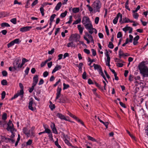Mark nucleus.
Wrapping results in <instances>:
<instances>
[{
	"mask_svg": "<svg viewBox=\"0 0 148 148\" xmlns=\"http://www.w3.org/2000/svg\"><path fill=\"white\" fill-rule=\"evenodd\" d=\"M139 69L140 71V73L143 77H148V68L145 65L144 62H141L138 66Z\"/></svg>",
	"mask_w": 148,
	"mask_h": 148,
	"instance_id": "nucleus-1",
	"label": "nucleus"
},
{
	"mask_svg": "<svg viewBox=\"0 0 148 148\" xmlns=\"http://www.w3.org/2000/svg\"><path fill=\"white\" fill-rule=\"evenodd\" d=\"M92 6L95 12H100V9L101 7V4L99 0H96L94 2Z\"/></svg>",
	"mask_w": 148,
	"mask_h": 148,
	"instance_id": "nucleus-2",
	"label": "nucleus"
},
{
	"mask_svg": "<svg viewBox=\"0 0 148 148\" xmlns=\"http://www.w3.org/2000/svg\"><path fill=\"white\" fill-rule=\"evenodd\" d=\"M21 60L20 58H16L13 63V68L15 70L18 71L20 68H21L20 62Z\"/></svg>",
	"mask_w": 148,
	"mask_h": 148,
	"instance_id": "nucleus-3",
	"label": "nucleus"
},
{
	"mask_svg": "<svg viewBox=\"0 0 148 148\" xmlns=\"http://www.w3.org/2000/svg\"><path fill=\"white\" fill-rule=\"evenodd\" d=\"M80 38V36L77 34H72L70 37L69 40L70 41L77 42L79 41Z\"/></svg>",
	"mask_w": 148,
	"mask_h": 148,
	"instance_id": "nucleus-4",
	"label": "nucleus"
},
{
	"mask_svg": "<svg viewBox=\"0 0 148 148\" xmlns=\"http://www.w3.org/2000/svg\"><path fill=\"white\" fill-rule=\"evenodd\" d=\"M23 132L27 137H29L30 136V134H31L32 135H33L34 132H32V130H28L25 127L23 129Z\"/></svg>",
	"mask_w": 148,
	"mask_h": 148,
	"instance_id": "nucleus-5",
	"label": "nucleus"
},
{
	"mask_svg": "<svg viewBox=\"0 0 148 148\" xmlns=\"http://www.w3.org/2000/svg\"><path fill=\"white\" fill-rule=\"evenodd\" d=\"M8 127L6 128L7 130L8 131H12L13 130H15L14 128V125L12 123V121L10 120L8 123L7 124Z\"/></svg>",
	"mask_w": 148,
	"mask_h": 148,
	"instance_id": "nucleus-6",
	"label": "nucleus"
},
{
	"mask_svg": "<svg viewBox=\"0 0 148 148\" xmlns=\"http://www.w3.org/2000/svg\"><path fill=\"white\" fill-rule=\"evenodd\" d=\"M62 90V88L61 87L58 86L57 89V93L56 94V96L55 100L58 99L60 97L61 95V92Z\"/></svg>",
	"mask_w": 148,
	"mask_h": 148,
	"instance_id": "nucleus-7",
	"label": "nucleus"
},
{
	"mask_svg": "<svg viewBox=\"0 0 148 148\" xmlns=\"http://www.w3.org/2000/svg\"><path fill=\"white\" fill-rule=\"evenodd\" d=\"M91 22L89 18L86 16H84L82 20V23L83 25L86 24V23H88Z\"/></svg>",
	"mask_w": 148,
	"mask_h": 148,
	"instance_id": "nucleus-8",
	"label": "nucleus"
},
{
	"mask_svg": "<svg viewBox=\"0 0 148 148\" xmlns=\"http://www.w3.org/2000/svg\"><path fill=\"white\" fill-rule=\"evenodd\" d=\"M51 127L53 133L56 134H58L57 129L56 127L55 124L54 123H51Z\"/></svg>",
	"mask_w": 148,
	"mask_h": 148,
	"instance_id": "nucleus-9",
	"label": "nucleus"
},
{
	"mask_svg": "<svg viewBox=\"0 0 148 148\" xmlns=\"http://www.w3.org/2000/svg\"><path fill=\"white\" fill-rule=\"evenodd\" d=\"M56 116L61 120H64L67 121H69V120L67 119L65 116L60 113H58L56 114Z\"/></svg>",
	"mask_w": 148,
	"mask_h": 148,
	"instance_id": "nucleus-10",
	"label": "nucleus"
},
{
	"mask_svg": "<svg viewBox=\"0 0 148 148\" xmlns=\"http://www.w3.org/2000/svg\"><path fill=\"white\" fill-rule=\"evenodd\" d=\"M119 58H121L122 57L128 56H129L130 55L128 53H124L123 51L121 49L119 52Z\"/></svg>",
	"mask_w": 148,
	"mask_h": 148,
	"instance_id": "nucleus-11",
	"label": "nucleus"
},
{
	"mask_svg": "<svg viewBox=\"0 0 148 148\" xmlns=\"http://www.w3.org/2000/svg\"><path fill=\"white\" fill-rule=\"evenodd\" d=\"M32 28L31 26L23 27L20 28V31L22 32H25L29 30Z\"/></svg>",
	"mask_w": 148,
	"mask_h": 148,
	"instance_id": "nucleus-12",
	"label": "nucleus"
},
{
	"mask_svg": "<svg viewBox=\"0 0 148 148\" xmlns=\"http://www.w3.org/2000/svg\"><path fill=\"white\" fill-rule=\"evenodd\" d=\"M33 103V99L32 98H31L30 99V101L29 103L28 106L29 109L32 111H33L34 109L32 107V104Z\"/></svg>",
	"mask_w": 148,
	"mask_h": 148,
	"instance_id": "nucleus-13",
	"label": "nucleus"
},
{
	"mask_svg": "<svg viewBox=\"0 0 148 148\" xmlns=\"http://www.w3.org/2000/svg\"><path fill=\"white\" fill-rule=\"evenodd\" d=\"M132 28L130 27H126L123 29V30L126 32L127 31L129 30V33H131L132 31Z\"/></svg>",
	"mask_w": 148,
	"mask_h": 148,
	"instance_id": "nucleus-14",
	"label": "nucleus"
},
{
	"mask_svg": "<svg viewBox=\"0 0 148 148\" xmlns=\"http://www.w3.org/2000/svg\"><path fill=\"white\" fill-rule=\"evenodd\" d=\"M84 25L85 28L88 29H90L92 27V24L91 22L86 23V24H84Z\"/></svg>",
	"mask_w": 148,
	"mask_h": 148,
	"instance_id": "nucleus-15",
	"label": "nucleus"
},
{
	"mask_svg": "<svg viewBox=\"0 0 148 148\" xmlns=\"http://www.w3.org/2000/svg\"><path fill=\"white\" fill-rule=\"evenodd\" d=\"M38 75H36L33 78V83L32 84L35 85L37 84L38 81Z\"/></svg>",
	"mask_w": 148,
	"mask_h": 148,
	"instance_id": "nucleus-16",
	"label": "nucleus"
},
{
	"mask_svg": "<svg viewBox=\"0 0 148 148\" xmlns=\"http://www.w3.org/2000/svg\"><path fill=\"white\" fill-rule=\"evenodd\" d=\"M62 68V66L60 65H59L58 64L56 65L54 69L53 70L52 73L53 74L56 71Z\"/></svg>",
	"mask_w": 148,
	"mask_h": 148,
	"instance_id": "nucleus-17",
	"label": "nucleus"
},
{
	"mask_svg": "<svg viewBox=\"0 0 148 148\" xmlns=\"http://www.w3.org/2000/svg\"><path fill=\"white\" fill-rule=\"evenodd\" d=\"M60 103H66L68 100L65 97H61V98L59 99Z\"/></svg>",
	"mask_w": 148,
	"mask_h": 148,
	"instance_id": "nucleus-18",
	"label": "nucleus"
},
{
	"mask_svg": "<svg viewBox=\"0 0 148 148\" xmlns=\"http://www.w3.org/2000/svg\"><path fill=\"white\" fill-rule=\"evenodd\" d=\"M129 22L134 23L135 22L134 21L130 20L129 18L126 17H125L123 18V22H122L123 23H124Z\"/></svg>",
	"mask_w": 148,
	"mask_h": 148,
	"instance_id": "nucleus-19",
	"label": "nucleus"
},
{
	"mask_svg": "<svg viewBox=\"0 0 148 148\" xmlns=\"http://www.w3.org/2000/svg\"><path fill=\"white\" fill-rule=\"evenodd\" d=\"M86 36H84V39L87 41V43L88 44H89L90 42V41L89 40L88 38L86 37V36H88V37H90V36L91 35L89 34L87 32H85Z\"/></svg>",
	"mask_w": 148,
	"mask_h": 148,
	"instance_id": "nucleus-20",
	"label": "nucleus"
},
{
	"mask_svg": "<svg viewBox=\"0 0 148 148\" xmlns=\"http://www.w3.org/2000/svg\"><path fill=\"white\" fill-rule=\"evenodd\" d=\"M139 38V36L138 35L137 36L134 38L133 44L134 45H136L138 43V40Z\"/></svg>",
	"mask_w": 148,
	"mask_h": 148,
	"instance_id": "nucleus-21",
	"label": "nucleus"
},
{
	"mask_svg": "<svg viewBox=\"0 0 148 148\" xmlns=\"http://www.w3.org/2000/svg\"><path fill=\"white\" fill-rule=\"evenodd\" d=\"M117 16H118V19L119 17H120V19L119 20V22L121 24H123L122 22H123V21H122V14L120 12H119L118 13L117 15Z\"/></svg>",
	"mask_w": 148,
	"mask_h": 148,
	"instance_id": "nucleus-22",
	"label": "nucleus"
},
{
	"mask_svg": "<svg viewBox=\"0 0 148 148\" xmlns=\"http://www.w3.org/2000/svg\"><path fill=\"white\" fill-rule=\"evenodd\" d=\"M77 28L79 30L80 34H82L83 30L84 29V28L81 27V25H78Z\"/></svg>",
	"mask_w": 148,
	"mask_h": 148,
	"instance_id": "nucleus-23",
	"label": "nucleus"
},
{
	"mask_svg": "<svg viewBox=\"0 0 148 148\" xmlns=\"http://www.w3.org/2000/svg\"><path fill=\"white\" fill-rule=\"evenodd\" d=\"M62 3L61 2H60L58 3L56 5V6L55 7V9L56 11L60 9V8L61 6L62 5Z\"/></svg>",
	"mask_w": 148,
	"mask_h": 148,
	"instance_id": "nucleus-24",
	"label": "nucleus"
},
{
	"mask_svg": "<svg viewBox=\"0 0 148 148\" xmlns=\"http://www.w3.org/2000/svg\"><path fill=\"white\" fill-rule=\"evenodd\" d=\"M56 16V14H52L51 16L50 17V18L49 21H50V23H49V25H51V23H52V22L53 21L54 19Z\"/></svg>",
	"mask_w": 148,
	"mask_h": 148,
	"instance_id": "nucleus-25",
	"label": "nucleus"
},
{
	"mask_svg": "<svg viewBox=\"0 0 148 148\" xmlns=\"http://www.w3.org/2000/svg\"><path fill=\"white\" fill-rule=\"evenodd\" d=\"M2 138L6 143H10V140H11L10 138H6L4 136Z\"/></svg>",
	"mask_w": 148,
	"mask_h": 148,
	"instance_id": "nucleus-26",
	"label": "nucleus"
},
{
	"mask_svg": "<svg viewBox=\"0 0 148 148\" xmlns=\"http://www.w3.org/2000/svg\"><path fill=\"white\" fill-rule=\"evenodd\" d=\"M1 26L2 27H10V25L6 23H2L1 24Z\"/></svg>",
	"mask_w": 148,
	"mask_h": 148,
	"instance_id": "nucleus-27",
	"label": "nucleus"
},
{
	"mask_svg": "<svg viewBox=\"0 0 148 148\" xmlns=\"http://www.w3.org/2000/svg\"><path fill=\"white\" fill-rule=\"evenodd\" d=\"M87 137L88 138V140H91L92 141L96 142H97V140L95 138H93L89 136H88V135L87 136Z\"/></svg>",
	"mask_w": 148,
	"mask_h": 148,
	"instance_id": "nucleus-28",
	"label": "nucleus"
},
{
	"mask_svg": "<svg viewBox=\"0 0 148 148\" xmlns=\"http://www.w3.org/2000/svg\"><path fill=\"white\" fill-rule=\"evenodd\" d=\"M1 84L2 85L5 86L8 84V83L6 80L3 79L1 81Z\"/></svg>",
	"mask_w": 148,
	"mask_h": 148,
	"instance_id": "nucleus-29",
	"label": "nucleus"
},
{
	"mask_svg": "<svg viewBox=\"0 0 148 148\" xmlns=\"http://www.w3.org/2000/svg\"><path fill=\"white\" fill-rule=\"evenodd\" d=\"M73 11L74 13L78 12L79 11V8H74L73 9Z\"/></svg>",
	"mask_w": 148,
	"mask_h": 148,
	"instance_id": "nucleus-30",
	"label": "nucleus"
},
{
	"mask_svg": "<svg viewBox=\"0 0 148 148\" xmlns=\"http://www.w3.org/2000/svg\"><path fill=\"white\" fill-rule=\"evenodd\" d=\"M81 21V18H78L73 23V25L77 24L80 23Z\"/></svg>",
	"mask_w": 148,
	"mask_h": 148,
	"instance_id": "nucleus-31",
	"label": "nucleus"
},
{
	"mask_svg": "<svg viewBox=\"0 0 148 148\" xmlns=\"http://www.w3.org/2000/svg\"><path fill=\"white\" fill-rule=\"evenodd\" d=\"M94 68L95 70L99 69L101 67L99 65L94 64H93Z\"/></svg>",
	"mask_w": 148,
	"mask_h": 148,
	"instance_id": "nucleus-32",
	"label": "nucleus"
},
{
	"mask_svg": "<svg viewBox=\"0 0 148 148\" xmlns=\"http://www.w3.org/2000/svg\"><path fill=\"white\" fill-rule=\"evenodd\" d=\"M67 12L66 11H65L64 12L62 13L60 15V17L62 18L64 17L67 14Z\"/></svg>",
	"mask_w": 148,
	"mask_h": 148,
	"instance_id": "nucleus-33",
	"label": "nucleus"
},
{
	"mask_svg": "<svg viewBox=\"0 0 148 148\" xmlns=\"http://www.w3.org/2000/svg\"><path fill=\"white\" fill-rule=\"evenodd\" d=\"M95 84L96 85V86H97V87L99 88V89H100L101 90L103 91V88L99 84L96 82H95Z\"/></svg>",
	"mask_w": 148,
	"mask_h": 148,
	"instance_id": "nucleus-34",
	"label": "nucleus"
},
{
	"mask_svg": "<svg viewBox=\"0 0 148 148\" xmlns=\"http://www.w3.org/2000/svg\"><path fill=\"white\" fill-rule=\"evenodd\" d=\"M101 123H103L105 125L106 129H107L108 128V126L109 124V122H104L103 121H101Z\"/></svg>",
	"mask_w": 148,
	"mask_h": 148,
	"instance_id": "nucleus-35",
	"label": "nucleus"
},
{
	"mask_svg": "<svg viewBox=\"0 0 148 148\" xmlns=\"http://www.w3.org/2000/svg\"><path fill=\"white\" fill-rule=\"evenodd\" d=\"M63 90H64L65 89H66L69 87V86L68 84H66L65 83H64L63 84Z\"/></svg>",
	"mask_w": 148,
	"mask_h": 148,
	"instance_id": "nucleus-36",
	"label": "nucleus"
},
{
	"mask_svg": "<svg viewBox=\"0 0 148 148\" xmlns=\"http://www.w3.org/2000/svg\"><path fill=\"white\" fill-rule=\"evenodd\" d=\"M118 16H116V17L113 19V23L114 24H116L117 23L118 21Z\"/></svg>",
	"mask_w": 148,
	"mask_h": 148,
	"instance_id": "nucleus-37",
	"label": "nucleus"
},
{
	"mask_svg": "<svg viewBox=\"0 0 148 148\" xmlns=\"http://www.w3.org/2000/svg\"><path fill=\"white\" fill-rule=\"evenodd\" d=\"M108 47L110 48L113 49L114 48V45L112 42H110L108 45Z\"/></svg>",
	"mask_w": 148,
	"mask_h": 148,
	"instance_id": "nucleus-38",
	"label": "nucleus"
},
{
	"mask_svg": "<svg viewBox=\"0 0 148 148\" xmlns=\"http://www.w3.org/2000/svg\"><path fill=\"white\" fill-rule=\"evenodd\" d=\"M10 21L14 24H16V19L15 18L12 19Z\"/></svg>",
	"mask_w": 148,
	"mask_h": 148,
	"instance_id": "nucleus-39",
	"label": "nucleus"
},
{
	"mask_svg": "<svg viewBox=\"0 0 148 148\" xmlns=\"http://www.w3.org/2000/svg\"><path fill=\"white\" fill-rule=\"evenodd\" d=\"M24 92L23 90H21L20 92L17 93L18 94V95H21V97H22L23 96Z\"/></svg>",
	"mask_w": 148,
	"mask_h": 148,
	"instance_id": "nucleus-40",
	"label": "nucleus"
},
{
	"mask_svg": "<svg viewBox=\"0 0 148 148\" xmlns=\"http://www.w3.org/2000/svg\"><path fill=\"white\" fill-rule=\"evenodd\" d=\"M69 21L66 23V24H71L72 21V16H70L69 18Z\"/></svg>",
	"mask_w": 148,
	"mask_h": 148,
	"instance_id": "nucleus-41",
	"label": "nucleus"
},
{
	"mask_svg": "<svg viewBox=\"0 0 148 148\" xmlns=\"http://www.w3.org/2000/svg\"><path fill=\"white\" fill-rule=\"evenodd\" d=\"M64 141L66 144L67 145H68L71 146V143L69 142V141L66 139L65 138L64 140Z\"/></svg>",
	"mask_w": 148,
	"mask_h": 148,
	"instance_id": "nucleus-42",
	"label": "nucleus"
},
{
	"mask_svg": "<svg viewBox=\"0 0 148 148\" xmlns=\"http://www.w3.org/2000/svg\"><path fill=\"white\" fill-rule=\"evenodd\" d=\"M45 130L44 131V133H46L49 134L51 133V131L50 129L48 128H46L45 127Z\"/></svg>",
	"mask_w": 148,
	"mask_h": 148,
	"instance_id": "nucleus-43",
	"label": "nucleus"
},
{
	"mask_svg": "<svg viewBox=\"0 0 148 148\" xmlns=\"http://www.w3.org/2000/svg\"><path fill=\"white\" fill-rule=\"evenodd\" d=\"M35 86V85H34V84H32V86L31 88H29V92L31 93L33 91L34 89V86Z\"/></svg>",
	"mask_w": 148,
	"mask_h": 148,
	"instance_id": "nucleus-44",
	"label": "nucleus"
},
{
	"mask_svg": "<svg viewBox=\"0 0 148 148\" xmlns=\"http://www.w3.org/2000/svg\"><path fill=\"white\" fill-rule=\"evenodd\" d=\"M73 41H71V42L69 43L67 45V46L68 47H75V46H73Z\"/></svg>",
	"mask_w": 148,
	"mask_h": 148,
	"instance_id": "nucleus-45",
	"label": "nucleus"
},
{
	"mask_svg": "<svg viewBox=\"0 0 148 148\" xmlns=\"http://www.w3.org/2000/svg\"><path fill=\"white\" fill-rule=\"evenodd\" d=\"M61 79H59L56 82L55 84H54L53 86L54 87H56L57 85L59 84L60 83L61 84Z\"/></svg>",
	"mask_w": 148,
	"mask_h": 148,
	"instance_id": "nucleus-46",
	"label": "nucleus"
},
{
	"mask_svg": "<svg viewBox=\"0 0 148 148\" xmlns=\"http://www.w3.org/2000/svg\"><path fill=\"white\" fill-rule=\"evenodd\" d=\"M2 73L3 76L4 77H6L8 75L7 72L5 71H3L2 72Z\"/></svg>",
	"mask_w": 148,
	"mask_h": 148,
	"instance_id": "nucleus-47",
	"label": "nucleus"
},
{
	"mask_svg": "<svg viewBox=\"0 0 148 148\" xmlns=\"http://www.w3.org/2000/svg\"><path fill=\"white\" fill-rule=\"evenodd\" d=\"M86 6L88 8V10L90 12H92L93 10V8L91 7L89 4L87 5Z\"/></svg>",
	"mask_w": 148,
	"mask_h": 148,
	"instance_id": "nucleus-48",
	"label": "nucleus"
},
{
	"mask_svg": "<svg viewBox=\"0 0 148 148\" xmlns=\"http://www.w3.org/2000/svg\"><path fill=\"white\" fill-rule=\"evenodd\" d=\"M7 114L5 113H4L2 115V119L3 120H5L7 119Z\"/></svg>",
	"mask_w": 148,
	"mask_h": 148,
	"instance_id": "nucleus-49",
	"label": "nucleus"
},
{
	"mask_svg": "<svg viewBox=\"0 0 148 148\" xmlns=\"http://www.w3.org/2000/svg\"><path fill=\"white\" fill-rule=\"evenodd\" d=\"M139 16L138 14L137 13H134L133 14V17L135 19H137Z\"/></svg>",
	"mask_w": 148,
	"mask_h": 148,
	"instance_id": "nucleus-50",
	"label": "nucleus"
},
{
	"mask_svg": "<svg viewBox=\"0 0 148 148\" xmlns=\"http://www.w3.org/2000/svg\"><path fill=\"white\" fill-rule=\"evenodd\" d=\"M14 45V42H12V41H11L10 43H9L7 45V47L8 48Z\"/></svg>",
	"mask_w": 148,
	"mask_h": 148,
	"instance_id": "nucleus-51",
	"label": "nucleus"
},
{
	"mask_svg": "<svg viewBox=\"0 0 148 148\" xmlns=\"http://www.w3.org/2000/svg\"><path fill=\"white\" fill-rule=\"evenodd\" d=\"M1 99H3L5 97V91H3L1 94Z\"/></svg>",
	"mask_w": 148,
	"mask_h": 148,
	"instance_id": "nucleus-52",
	"label": "nucleus"
},
{
	"mask_svg": "<svg viewBox=\"0 0 148 148\" xmlns=\"http://www.w3.org/2000/svg\"><path fill=\"white\" fill-rule=\"evenodd\" d=\"M41 13L42 16H43L44 15V9L42 7H41L40 9Z\"/></svg>",
	"mask_w": 148,
	"mask_h": 148,
	"instance_id": "nucleus-53",
	"label": "nucleus"
},
{
	"mask_svg": "<svg viewBox=\"0 0 148 148\" xmlns=\"http://www.w3.org/2000/svg\"><path fill=\"white\" fill-rule=\"evenodd\" d=\"M19 39H16L12 41V42H14V43L18 44L19 42Z\"/></svg>",
	"mask_w": 148,
	"mask_h": 148,
	"instance_id": "nucleus-54",
	"label": "nucleus"
},
{
	"mask_svg": "<svg viewBox=\"0 0 148 148\" xmlns=\"http://www.w3.org/2000/svg\"><path fill=\"white\" fill-rule=\"evenodd\" d=\"M16 131V130H15H15H13L12 131H10L12 134L10 136V138H13L14 137L15 135H14V133L13 132H14Z\"/></svg>",
	"mask_w": 148,
	"mask_h": 148,
	"instance_id": "nucleus-55",
	"label": "nucleus"
},
{
	"mask_svg": "<svg viewBox=\"0 0 148 148\" xmlns=\"http://www.w3.org/2000/svg\"><path fill=\"white\" fill-rule=\"evenodd\" d=\"M49 107L51 110H53L55 108V106L53 104L50 105Z\"/></svg>",
	"mask_w": 148,
	"mask_h": 148,
	"instance_id": "nucleus-56",
	"label": "nucleus"
},
{
	"mask_svg": "<svg viewBox=\"0 0 148 148\" xmlns=\"http://www.w3.org/2000/svg\"><path fill=\"white\" fill-rule=\"evenodd\" d=\"M140 8V5H138L137 6L136 10H133L132 11V12L134 13L136 12H137L139 10Z\"/></svg>",
	"mask_w": 148,
	"mask_h": 148,
	"instance_id": "nucleus-57",
	"label": "nucleus"
},
{
	"mask_svg": "<svg viewBox=\"0 0 148 148\" xmlns=\"http://www.w3.org/2000/svg\"><path fill=\"white\" fill-rule=\"evenodd\" d=\"M122 36V34L121 32H119L117 34V38H120Z\"/></svg>",
	"mask_w": 148,
	"mask_h": 148,
	"instance_id": "nucleus-58",
	"label": "nucleus"
},
{
	"mask_svg": "<svg viewBox=\"0 0 148 148\" xmlns=\"http://www.w3.org/2000/svg\"><path fill=\"white\" fill-rule=\"evenodd\" d=\"M99 20V18L98 17H97L95 19V22L96 24H97L98 23Z\"/></svg>",
	"mask_w": 148,
	"mask_h": 148,
	"instance_id": "nucleus-59",
	"label": "nucleus"
},
{
	"mask_svg": "<svg viewBox=\"0 0 148 148\" xmlns=\"http://www.w3.org/2000/svg\"><path fill=\"white\" fill-rule=\"evenodd\" d=\"M32 140H29L26 143V145H29L32 144Z\"/></svg>",
	"mask_w": 148,
	"mask_h": 148,
	"instance_id": "nucleus-60",
	"label": "nucleus"
},
{
	"mask_svg": "<svg viewBox=\"0 0 148 148\" xmlns=\"http://www.w3.org/2000/svg\"><path fill=\"white\" fill-rule=\"evenodd\" d=\"M91 51L92 52V54L93 56H95L96 55V51L93 49H92Z\"/></svg>",
	"mask_w": 148,
	"mask_h": 148,
	"instance_id": "nucleus-61",
	"label": "nucleus"
},
{
	"mask_svg": "<svg viewBox=\"0 0 148 148\" xmlns=\"http://www.w3.org/2000/svg\"><path fill=\"white\" fill-rule=\"evenodd\" d=\"M38 2V0H35L32 3V6L33 7V6L36 4Z\"/></svg>",
	"mask_w": 148,
	"mask_h": 148,
	"instance_id": "nucleus-62",
	"label": "nucleus"
},
{
	"mask_svg": "<svg viewBox=\"0 0 148 148\" xmlns=\"http://www.w3.org/2000/svg\"><path fill=\"white\" fill-rule=\"evenodd\" d=\"M48 75V72L47 71H46L43 73V76L44 77H46Z\"/></svg>",
	"mask_w": 148,
	"mask_h": 148,
	"instance_id": "nucleus-63",
	"label": "nucleus"
},
{
	"mask_svg": "<svg viewBox=\"0 0 148 148\" xmlns=\"http://www.w3.org/2000/svg\"><path fill=\"white\" fill-rule=\"evenodd\" d=\"M84 52L88 54H89L90 53V50L87 49H84Z\"/></svg>",
	"mask_w": 148,
	"mask_h": 148,
	"instance_id": "nucleus-64",
	"label": "nucleus"
}]
</instances>
